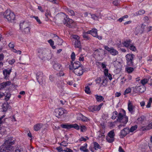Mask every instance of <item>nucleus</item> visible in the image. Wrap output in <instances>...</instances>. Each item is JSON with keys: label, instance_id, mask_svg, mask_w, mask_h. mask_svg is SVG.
Wrapping results in <instances>:
<instances>
[{"label": "nucleus", "instance_id": "f257e3e1", "mask_svg": "<svg viewBox=\"0 0 152 152\" xmlns=\"http://www.w3.org/2000/svg\"><path fill=\"white\" fill-rule=\"evenodd\" d=\"M48 50L44 48H39L38 49V55L39 57L43 60H49L52 57L51 53H49Z\"/></svg>", "mask_w": 152, "mask_h": 152}, {"label": "nucleus", "instance_id": "f03ea898", "mask_svg": "<svg viewBox=\"0 0 152 152\" xmlns=\"http://www.w3.org/2000/svg\"><path fill=\"white\" fill-rule=\"evenodd\" d=\"M3 17L10 22H13L15 18L14 14L10 10H7L3 14Z\"/></svg>", "mask_w": 152, "mask_h": 152}, {"label": "nucleus", "instance_id": "7ed1b4c3", "mask_svg": "<svg viewBox=\"0 0 152 152\" xmlns=\"http://www.w3.org/2000/svg\"><path fill=\"white\" fill-rule=\"evenodd\" d=\"M63 15L66 16L63 21L64 25L69 28H73L76 26V23L72 19L69 18L68 15H66L64 13H63Z\"/></svg>", "mask_w": 152, "mask_h": 152}, {"label": "nucleus", "instance_id": "20e7f679", "mask_svg": "<svg viewBox=\"0 0 152 152\" xmlns=\"http://www.w3.org/2000/svg\"><path fill=\"white\" fill-rule=\"evenodd\" d=\"M66 113V110L63 108H57L55 110L54 114L58 118L64 114Z\"/></svg>", "mask_w": 152, "mask_h": 152}, {"label": "nucleus", "instance_id": "39448f33", "mask_svg": "<svg viewBox=\"0 0 152 152\" xmlns=\"http://www.w3.org/2000/svg\"><path fill=\"white\" fill-rule=\"evenodd\" d=\"M117 120L125 125L128 121V118L126 115H123L121 113H120L118 114Z\"/></svg>", "mask_w": 152, "mask_h": 152}, {"label": "nucleus", "instance_id": "423d86ee", "mask_svg": "<svg viewBox=\"0 0 152 152\" xmlns=\"http://www.w3.org/2000/svg\"><path fill=\"white\" fill-rule=\"evenodd\" d=\"M103 104L101 103L98 105H93L89 106L88 107V110L90 112H94L96 111H99L100 110Z\"/></svg>", "mask_w": 152, "mask_h": 152}, {"label": "nucleus", "instance_id": "0eeeda50", "mask_svg": "<svg viewBox=\"0 0 152 152\" xmlns=\"http://www.w3.org/2000/svg\"><path fill=\"white\" fill-rule=\"evenodd\" d=\"M134 56L132 54H128L126 56V60L127 65L129 66L133 65V63L132 61Z\"/></svg>", "mask_w": 152, "mask_h": 152}, {"label": "nucleus", "instance_id": "6e6552de", "mask_svg": "<svg viewBox=\"0 0 152 152\" xmlns=\"http://www.w3.org/2000/svg\"><path fill=\"white\" fill-rule=\"evenodd\" d=\"M104 48L108 51L112 55L115 56L118 54V51L115 49L113 47L110 48L107 46H105Z\"/></svg>", "mask_w": 152, "mask_h": 152}, {"label": "nucleus", "instance_id": "1a4fd4ad", "mask_svg": "<svg viewBox=\"0 0 152 152\" xmlns=\"http://www.w3.org/2000/svg\"><path fill=\"white\" fill-rule=\"evenodd\" d=\"M80 63L77 61L75 62L74 63L73 61L71 62V64L69 66V69L70 70H74L75 69H77L80 67Z\"/></svg>", "mask_w": 152, "mask_h": 152}, {"label": "nucleus", "instance_id": "9d476101", "mask_svg": "<svg viewBox=\"0 0 152 152\" xmlns=\"http://www.w3.org/2000/svg\"><path fill=\"white\" fill-rule=\"evenodd\" d=\"M86 34H91L94 37L101 38L100 37H99L97 35V30L95 28H94L91 30L88 31L86 32Z\"/></svg>", "mask_w": 152, "mask_h": 152}, {"label": "nucleus", "instance_id": "9b49d317", "mask_svg": "<svg viewBox=\"0 0 152 152\" xmlns=\"http://www.w3.org/2000/svg\"><path fill=\"white\" fill-rule=\"evenodd\" d=\"M77 118L79 120H81L83 121L88 122L89 121V119L87 117L84 116L80 113H79L77 114Z\"/></svg>", "mask_w": 152, "mask_h": 152}, {"label": "nucleus", "instance_id": "f8f14e48", "mask_svg": "<svg viewBox=\"0 0 152 152\" xmlns=\"http://www.w3.org/2000/svg\"><path fill=\"white\" fill-rule=\"evenodd\" d=\"M135 107L133 105L132 102L130 101H129L128 104V109L129 112L131 114H133L134 111L133 110L134 109Z\"/></svg>", "mask_w": 152, "mask_h": 152}, {"label": "nucleus", "instance_id": "ddd939ff", "mask_svg": "<svg viewBox=\"0 0 152 152\" xmlns=\"http://www.w3.org/2000/svg\"><path fill=\"white\" fill-rule=\"evenodd\" d=\"M14 138L12 137H9L7 138L4 143V145H12L14 144Z\"/></svg>", "mask_w": 152, "mask_h": 152}, {"label": "nucleus", "instance_id": "4468645a", "mask_svg": "<svg viewBox=\"0 0 152 152\" xmlns=\"http://www.w3.org/2000/svg\"><path fill=\"white\" fill-rule=\"evenodd\" d=\"M74 73L77 75H82L83 73V70L81 67L75 69L73 70Z\"/></svg>", "mask_w": 152, "mask_h": 152}, {"label": "nucleus", "instance_id": "2eb2a0df", "mask_svg": "<svg viewBox=\"0 0 152 152\" xmlns=\"http://www.w3.org/2000/svg\"><path fill=\"white\" fill-rule=\"evenodd\" d=\"M12 71V69H5L3 71V74L4 75V78L6 79L8 78L10 72Z\"/></svg>", "mask_w": 152, "mask_h": 152}, {"label": "nucleus", "instance_id": "dca6fc26", "mask_svg": "<svg viewBox=\"0 0 152 152\" xmlns=\"http://www.w3.org/2000/svg\"><path fill=\"white\" fill-rule=\"evenodd\" d=\"M11 145H4L5 152H12L14 150V147Z\"/></svg>", "mask_w": 152, "mask_h": 152}, {"label": "nucleus", "instance_id": "f3484780", "mask_svg": "<svg viewBox=\"0 0 152 152\" xmlns=\"http://www.w3.org/2000/svg\"><path fill=\"white\" fill-rule=\"evenodd\" d=\"M129 133V129L128 128H125L121 131V136H122V137H124Z\"/></svg>", "mask_w": 152, "mask_h": 152}, {"label": "nucleus", "instance_id": "a211bd4d", "mask_svg": "<svg viewBox=\"0 0 152 152\" xmlns=\"http://www.w3.org/2000/svg\"><path fill=\"white\" fill-rule=\"evenodd\" d=\"M131 40L130 39H126L122 43L124 46L126 48H128L131 45Z\"/></svg>", "mask_w": 152, "mask_h": 152}, {"label": "nucleus", "instance_id": "6ab92c4d", "mask_svg": "<svg viewBox=\"0 0 152 152\" xmlns=\"http://www.w3.org/2000/svg\"><path fill=\"white\" fill-rule=\"evenodd\" d=\"M10 84L11 82L10 81L3 82L0 84V88H4L7 86H10Z\"/></svg>", "mask_w": 152, "mask_h": 152}, {"label": "nucleus", "instance_id": "aec40b11", "mask_svg": "<svg viewBox=\"0 0 152 152\" xmlns=\"http://www.w3.org/2000/svg\"><path fill=\"white\" fill-rule=\"evenodd\" d=\"M135 88L137 91L140 93H142L145 90V87L143 86H136Z\"/></svg>", "mask_w": 152, "mask_h": 152}, {"label": "nucleus", "instance_id": "412c9836", "mask_svg": "<svg viewBox=\"0 0 152 152\" xmlns=\"http://www.w3.org/2000/svg\"><path fill=\"white\" fill-rule=\"evenodd\" d=\"M29 26V24L27 22L23 21L20 23V28L22 29L27 27Z\"/></svg>", "mask_w": 152, "mask_h": 152}, {"label": "nucleus", "instance_id": "4be33fe9", "mask_svg": "<svg viewBox=\"0 0 152 152\" xmlns=\"http://www.w3.org/2000/svg\"><path fill=\"white\" fill-rule=\"evenodd\" d=\"M43 124H37L34 126V129L35 131H38L42 127Z\"/></svg>", "mask_w": 152, "mask_h": 152}, {"label": "nucleus", "instance_id": "5701e85b", "mask_svg": "<svg viewBox=\"0 0 152 152\" xmlns=\"http://www.w3.org/2000/svg\"><path fill=\"white\" fill-rule=\"evenodd\" d=\"M75 40L73 41H75V47L76 48H81V44L80 42V41L78 39H75Z\"/></svg>", "mask_w": 152, "mask_h": 152}, {"label": "nucleus", "instance_id": "b1692460", "mask_svg": "<svg viewBox=\"0 0 152 152\" xmlns=\"http://www.w3.org/2000/svg\"><path fill=\"white\" fill-rule=\"evenodd\" d=\"M107 77H102V83H101L100 86H106L107 85Z\"/></svg>", "mask_w": 152, "mask_h": 152}, {"label": "nucleus", "instance_id": "393cba45", "mask_svg": "<svg viewBox=\"0 0 152 152\" xmlns=\"http://www.w3.org/2000/svg\"><path fill=\"white\" fill-rule=\"evenodd\" d=\"M61 67V65L58 63H55L53 65V68L57 70H59Z\"/></svg>", "mask_w": 152, "mask_h": 152}, {"label": "nucleus", "instance_id": "a878e982", "mask_svg": "<svg viewBox=\"0 0 152 152\" xmlns=\"http://www.w3.org/2000/svg\"><path fill=\"white\" fill-rule=\"evenodd\" d=\"M104 131L103 130H100L97 133V134L98 135V137L103 138L104 137Z\"/></svg>", "mask_w": 152, "mask_h": 152}, {"label": "nucleus", "instance_id": "bb28decb", "mask_svg": "<svg viewBox=\"0 0 152 152\" xmlns=\"http://www.w3.org/2000/svg\"><path fill=\"white\" fill-rule=\"evenodd\" d=\"M10 106L7 103H4L3 104V111L6 112L10 108Z\"/></svg>", "mask_w": 152, "mask_h": 152}, {"label": "nucleus", "instance_id": "cd10ccee", "mask_svg": "<svg viewBox=\"0 0 152 152\" xmlns=\"http://www.w3.org/2000/svg\"><path fill=\"white\" fill-rule=\"evenodd\" d=\"M89 15L91 16L92 18L95 20H97L98 19L101 18L100 14H99V15H96L95 14L91 15V14H89Z\"/></svg>", "mask_w": 152, "mask_h": 152}, {"label": "nucleus", "instance_id": "c85d7f7f", "mask_svg": "<svg viewBox=\"0 0 152 152\" xmlns=\"http://www.w3.org/2000/svg\"><path fill=\"white\" fill-rule=\"evenodd\" d=\"M96 100L97 102H101L103 101L104 100V98L101 96H99L97 95H95Z\"/></svg>", "mask_w": 152, "mask_h": 152}, {"label": "nucleus", "instance_id": "c756f323", "mask_svg": "<svg viewBox=\"0 0 152 152\" xmlns=\"http://www.w3.org/2000/svg\"><path fill=\"white\" fill-rule=\"evenodd\" d=\"M36 78L38 82H39V79H41L43 75L42 72H38L36 74Z\"/></svg>", "mask_w": 152, "mask_h": 152}, {"label": "nucleus", "instance_id": "7c9ffc66", "mask_svg": "<svg viewBox=\"0 0 152 152\" xmlns=\"http://www.w3.org/2000/svg\"><path fill=\"white\" fill-rule=\"evenodd\" d=\"M103 51L101 50H97L95 51L94 54L95 55H97L100 56L102 54Z\"/></svg>", "mask_w": 152, "mask_h": 152}, {"label": "nucleus", "instance_id": "2f4dec72", "mask_svg": "<svg viewBox=\"0 0 152 152\" xmlns=\"http://www.w3.org/2000/svg\"><path fill=\"white\" fill-rule=\"evenodd\" d=\"M145 11L143 10H140L138 12L135 13L136 15L137 16L139 15H142L145 14Z\"/></svg>", "mask_w": 152, "mask_h": 152}, {"label": "nucleus", "instance_id": "473e14b6", "mask_svg": "<svg viewBox=\"0 0 152 152\" xmlns=\"http://www.w3.org/2000/svg\"><path fill=\"white\" fill-rule=\"evenodd\" d=\"M143 32V31L140 28H136L135 30V34H141Z\"/></svg>", "mask_w": 152, "mask_h": 152}, {"label": "nucleus", "instance_id": "72a5a7b5", "mask_svg": "<svg viewBox=\"0 0 152 152\" xmlns=\"http://www.w3.org/2000/svg\"><path fill=\"white\" fill-rule=\"evenodd\" d=\"M45 15L46 17L47 18V19H46V20H48V18L49 17H50L51 16V14L50 10H47L46 11V12H45Z\"/></svg>", "mask_w": 152, "mask_h": 152}, {"label": "nucleus", "instance_id": "f704fd0d", "mask_svg": "<svg viewBox=\"0 0 152 152\" xmlns=\"http://www.w3.org/2000/svg\"><path fill=\"white\" fill-rule=\"evenodd\" d=\"M94 148L95 150H97L98 149L101 148V147L99 144L96 142H94Z\"/></svg>", "mask_w": 152, "mask_h": 152}, {"label": "nucleus", "instance_id": "c9c22d12", "mask_svg": "<svg viewBox=\"0 0 152 152\" xmlns=\"http://www.w3.org/2000/svg\"><path fill=\"white\" fill-rule=\"evenodd\" d=\"M149 79L147 78H144L141 80L140 83L142 85L144 86L145 84L147 83L148 82Z\"/></svg>", "mask_w": 152, "mask_h": 152}, {"label": "nucleus", "instance_id": "e433bc0d", "mask_svg": "<svg viewBox=\"0 0 152 152\" xmlns=\"http://www.w3.org/2000/svg\"><path fill=\"white\" fill-rule=\"evenodd\" d=\"M61 127L64 128H65L67 129H69L71 128V124H62L61 125Z\"/></svg>", "mask_w": 152, "mask_h": 152}, {"label": "nucleus", "instance_id": "4c0bfd02", "mask_svg": "<svg viewBox=\"0 0 152 152\" xmlns=\"http://www.w3.org/2000/svg\"><path fill=\"white\" fill-rule=\"evenodd\" d=\"M67 12L69 15L71 16H74L75 15V13L74 11L70 9H67Z\"/></svg>", "mask_w": 152, "mask_h": 152}, {"label": "nucleus", "instance_id": "58836bf2", "mask_svg": "<svg viewBox=\"0 0 152 152\" xmlns=\"http://www.w3.org/2000/svg\"><path fill=\"white\" fill-rule=\"evenodd\" d=\"M126 70L129 73L132 72L134 70V69L131 67H127L126 68Z\"/></svg>", "mask_w": 152, "mask_h": 152}, {"label": "nucleus", "instance_id": "ea45409f", "mask_svg": "<svg viewBox=\"0 0 152 152\" xmlns=\"http://www.w3.org/2000/svg\"><path fill=\"white\" fill-rule=\"evenodd\" d=\"M151 129H152V122H151L146 127L144 128L143 130L144 129L148 130Z\"/></svg>", "mask_w": 152, "mask_h": 152}, {"label": "nucleus", "instance_id": "a19ab883", "mask_svg": "<svg viewBox=\"0 0 152 152\" xmlns=\"http://www.w3.org/2000/svg\"><path fill=\"white\" fill-rule=\"evenodd\" d=\"M115 136V133L113 130H111L108 133L107 137H110L114 138Z\"/></svg>", "mask_w": 152, "mask_h": 152}, {"label": "nucleus", "instance_id": "79ce46f5", "mask_svg": "<svg viewBox=\"0 0 152 152\" xmlns=\"http://www.w3.org/2000/svg\"><path fill=\"white\" fill-rule=\"evenodd\" d=\"M106 139L107 141L110 143L112 142L114 140V138L110 137L107 136L106 138Z\"/></svg>", "mask_w": 152, "mask_h": 152}, {"label": "nucleus", "instance_id": "37998d69", "mask_svg": "<svg viewBox=\"0 0 152 152\" xmlns=\"http://www.w3.org/2000/svg\"><path fill=\"white\" fill-rule=\"evenodd\" d=\"M15 152H23V149L20 147L17 146L16 147Z\"/></svg>", "mask_w": 152, "mask_h": 152}, {"label": "nucleus", "instance_id": "c03bdc74", "mask_svg": "<svg viewBox=\"0 0 152 152\" xmlns=\"http://www.w3.org/2000/svg\"><path fill=\"white\" fill-rule=\"evenodd\" d=\"M137 126L136 125L134 126H132L129 129V132H132L134 131L137 128Z\"/></svg>", "mask_w": 152, "mask_h": 152}, {"label": "nucleus", "instance_id": "a18cd8bd", "mask_svg": "<svg viewBox=\"0 0 152 152\" xmlns=\"http://www.w3.org/2000/svg\"><path fill=\"white\" fill-rule=\"evenodd\" d=\"M117 116V112L116 111H115L113 113V115L112 117V118L113 119H115Z\"/></svg>", "mask_w": 152, "mask_h": 152}, {"label": "nucleus", "instance_id": "49530a36", "mask_svg": "<svg viewBox=\"0 0 152 152\" xmlns=\"http://www.w3.org/2000/svg\"><path fill=\"white\" fill-rule=\"evenodd\" d=\"M48 42L50 44V45L51 46L53 49H54L56 48V47L53 45L54 42L52 39H50L49 40V41H48Z\"/></svg>", "mask_w": 152, "mask_h": 152}, {"label": "nucleus", "instance_id": "de8ad7c7", "mask_svg": "<svg viewBox=\"0 0 152 152\" xmlns=\"http://www.w3.org/2000/svg\"><path fill=\"white\" fill-rule=\"evenodd\" d=\"M71 128H73L75 129L78 130L79 129L80 127L77 124H71Z\"/></svg>", "mask_w": 152, "mask_h": 152}, {"label": "nucleus", "instance_id": "09e8293b", "mask_svg": "<svg viewBox=\"0 0 152 152\" xmlns=\"http://www.w3.org/2000/svg\"><path fill=\"white\" fill-rule=\"evenodd\" d=\"M85 92L87 94H90L91 93L90 88L88 86H87L85 87Z\"/></svg>", "mask_w": 152, "mask_h": 152}, {"label": "nucleus", "instance_id": "8fccbe9b", "mask_svg": "<svg viewBox=\"0 0 152 152\" xmlns=\"http://www.w3.org/2000/svg\"><path fill=\"white\" fill-rule=\"evenodd\" d=\"M32 18H35V19L36 20L38 24H40L42 23V22H41V20H40L39 19L38 17L33 16Z\"/></svg>", "mask_w": 152, "mask_h": 152}, {"label": "nucleus", "instance_id": "3c124183", "mask_svg": "<svg viewBox=\"0 0 152 152\" xmlns=\"http://www.w3.org/2000/svg\"><path fill=\"white\" fill-rule=\"evenodd\" d=\"M23 29V31L26 34H28L30 32V29L29 26L27 27L24 28Z\"/></svg>", "mask_w": 152, "mask_h": 152}, {"label": "nucleus", "instance_id": "603ef678", "mask_svg": "<svg viewBox=\"0 0 152 152\" xmlns=\"http://www.w3.org/2000/svg\"><path fill=\"white\" fill-rule=\"evenodd\" d=\"M88 139V137L86 136L85 137H81L79 139V141H86Z\"/></svg>", "mask_w": 152, "mask_h": 152}, {"label": "nucleus", "instance_id": "864d4df0", "mask_svg": "<svg viewBox=\"0 0 152 152\" xmlns=\"http://www.w3.org/2000/svg\"><path fill=\"white\" fill-rule=\"evenodd\" d=\"M144 119V117L143 116H141L139 117L137 119V121L140 122H141L143 121Z\"/></svg>", "mask_w": 152, "mask_h": 152}, {"label": "nucleus", "instance_id": "5fc2aeb1", "mask_svg": "<svg viewBox=\"0 0 152 152\" xmlns=\"http://www.w3.org/2000/svg\"><path fill=\"white\" fill-rule=\"evenodd\" d=\"M131 89L130 88H128L126 89L125 91L124 92V94L125 95L127 94H128L131 92Z\"/></svg>", "mask_w": 152, "mask_h": 152}, {"label": "nucleus", "instance_id": "6e6d98bb", "mask_svg": "<svg viewBox=\"0 0 152 152\" xmlns=\"http://www.w3.org/2000/svg\"><path fill=\"white\" fill-rule=\"evenodd\" d=\"M102 78L100 77L97 78L95 80V81L96 83L100 84L102 82Z\"/></svg>", "mask_w": 152, "mask_h": 152}, {"label": "nucleus", "instance_id": "4d7b16f0", "mask_svg": "<svg viewBox=\"0 0 152 152\" xmlns=\"http://www.w3.org/2000/svg\"><path fill=\"white\" fill-rule=\"evenodd\" d=\"M129 48L130 49V50L134 51H135L136 50L135 47L131 45H130V47Z\"/></svg>", "mask_w": 152, "mask_h": 152}, {"label": "nucleus", "instance_id": "13d9d810", "mask_svg": "<svg viewBox=\"0 0 152 152\" xmlns=\"http://www.w3.org/2000/svg\"><path fill=\"white\" fill-rule=\"evenodd\" d=\"M86 130V128L85 126L82 125L80 126L81 131L82 132H84Z\"/></svg>", "mask_w": 152, "mask_h": 152}, {"label": "nucleus", "instance_id": "bf43d9fd", "mask_svg": "<svg viewBox=\"0 0 152 152\" xmlns=\"http://www.w3.org/2000/svg\"><path fill=\"white\" fill-rule=\"evenodd\" d=\"M71 58L72 59V61H74L75 59V54L74 52L72 53L71 55Z\"/></svg>", "mask_w": 152, "mask_h": 152}, {"label": "nucleus", "instance_id": "052dcab7", "mask_svg": "<svg viewBox=\"0 0 152 152\" xmlns=\"http://www.w3.org/2000/svg\"><path fill=\"white\" fill-rule=\"evenodd\" d=\"M68 144V143L64 141L60 143V145L62 146H66Z\"/></svg>", "mask_w": 152, "mask_h": 152}, {"label": "nucleus", "instance_id": "680f3d73", "mask_svg": "<svg viewBox=\"0 0 152 152\" xmlns=\"http://www.w3.org/2000/svg\"><path fill=\"white\" fill-rule=\"evenodd\" d=\"M79 60L80 61H83L84 60V58L83 56V54H81L79 58Z\"/></svg>", "mask_w": 152, "mask_h": 152}, {"label": "nucleus", "instance_id": "e2e57ef3", "mask_svg": "<svg viewBox=\"0 0 152 152\" xmlns=\"http://www.w3.org/2000/svg\"><path fill=\"white\" fill-rule=\"evenodd\" d=\"M104 74L105 75L104 77H107V76L108 75V70L107 69H105L104 71Z\"/></svg>", "mask_w": 152, "mask_h": 152}, {"label": "nucleus", "instance_id": "0e129e2a", "mask_svg": "<svg viewBox=\"0 0 152 152\" xmlns=\"http://www.w3.org/2000/svg\"><path fill=\"white\" fill-rule=\"evenodd\" d=\"M9 46L10 48H13L14 47V44L12 42H10L9 44Z\"/></svg>", "mask_w": 152, "mask_h": 152}, {"label": "nucleus", "instance_id": "69168bd1", "mask_svg": "<svg viewBox=\"0 0 152 152\" xmlns=\"http://www.w3.org/2000/svg\"><path fill=\"white\" fill-rule=\"evenodd\" d=\"M70 35V38H77L78 37V36L77 35H72L71 34H69Z\"/></svg>", "mask_w": 152, "mask_h": 152}, {"label": "nucleus", "instance_id": "338daca9", "mask_svg": "<svg viewBox=\"0 0 152 152\" xmlns=\"http://www.w3.org/2000/svg\"><path fill=\"white\" fill-rule=\"evenodd\" d=\"M87 148H86V147H85L84 146H81L80 148V150L82 151H83L87 149Z\"/></svg>", "mask_w": 152, "mask_h": 152}, {"label": "nucleus", "instance_id": "774afa93", "mask_svg": "<svg viewBox=\"0 0 152 152\" xmlns=\"http://www.w3.org/2000/svg\"><path fill=\"white\" fill-rule=\"evenodd\" d=\"M64 150L66 152H73L72 150L68 148H66Z\"/></svg>", "mask_w": 152, "mask_h": 152}]
</instances>
